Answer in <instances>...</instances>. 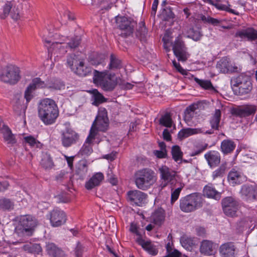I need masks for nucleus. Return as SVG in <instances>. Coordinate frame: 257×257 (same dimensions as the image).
I'll use <instances>...</instances> for the list:
<instances>
[{"label":"nucleus","instance_id":"nucleus-1","mask_svg":"<svg viewBox=\"0 0 257 257\" xmlns=\"http://www.w3.org/2000/svg\"><path fill=\"white\" fill-rule=\"evenodd\" d=\"M38 116L45 125L55 123L59 115V110L55 102L50 98H45L39 103Z\"/></svg>","mask_w":257,"mask_h":257},{"label":"nucleus","instance_id":"nucleus-2","mask_svg":"<svg viewBox=\"0 0 257 257\" xmlns=\"http://www.w3.org/2000/svg\"><path fill=\"white\" fill-rule=\"evenodd\" d=\"M119 78L115 77L114 74L109 73L107 70L99 72L95 70L93 81L98 87L103 91L110 92L113 91L119 83Z\"/></svg>","mask_w":257,"mask_h":257},{"label":"nucleus","instance_id":"nucleus-3","mask_svg":"<svg viewBox=\"0 0 257 257\" xmlns=\"http://www.w3.org/2000/svg\"><path fill=\"white\" fill-rule=\"evenodd\" d=\"M38 220L31 215H21L19 218V224L15 231L20 236L32 235L35 228L37 226Z\"/></svg>","mask_w":257,"mask_h":257},{"label":"nucleus","instance_id":"nucleus-4","mask_svg":"<svg viewBox=\"0 0 257 257\" xmlns=\"http://www.w3.org/2000/svg\"><path fill=\"white\" fill-rule=\"evenodd\" d=\"M231 84L233 91L240 95L248 94L252 88L251 77L244 73L232 77Z\"/></svg>","mask_w":257,"mask_h":257},{"label":"nucleus","instance_id":"nucleus-5","mask_svg":"<svg viewBox=\"0 0 257 257\" xmlns=\"http://www.w3.org/2000/svg\"><path fill=\"white\" fill-rule=\"evenodd\" d=\"M109 125V119L107 110L105 108L101 107L98 110V114L94 121L89 134H95L97 139H101L99 132H105Z\"/></svg>","mask_w":257,"mask_h":257},{"label":"nucleus","instance_id":"nucleus-6","mask_svg":"<svg viewBox=\"0 0 257 257\" xmlns=\"http://www.w3.org/2000/svg\"><path fill=\"white\" fill-rule=\"evenodd\" d=\"M156 181L155 173L149 169L138 171L135 174V184L142 190H147L152 186Z\"/></svg>","mask_w":257,"mask_h":257},{"label":"nucleus","instance_id":"nucleus-7","mask_svg":"<svg viewBox=\"0 0 257 257\" xmlns=\"http://www.w3.org/2000/svg\"><path fill=\"white\" fill-rule=\"evenodd\" d=\"M202 203L201 196L197 193H193L180 200V208L184 212H191L201 207Z\"/></svg>","mask_w":257,"mask_h":257},{"label":"nucleus","instance_id":"nucleus-8","mask_svg":"<svg viewBox=\"0 0 257 257\" xmlns=\"http://www.w3.org/2000/svg\"><path fill=\"white\" fill-rule=\"evenodd\" d=\"M20 79V69L15 65H8L3 68L1 71L0 80L4 83L15 84Z\"/></svg>","mask_w":257,"mask_h":257},{"label":"nucleus","instance_id":"nucleus-9","mask_svg":"<svg viewBox=\"0 0 257 257\" xmlns=\"http://www.w3.org/2000/svg\"><path fill=\"white\" fill-rule=\"evenodd\" d=\"M160 173V178L162 182L159 185L161 190L163 189L168 184L171 186L174 185L176 182V172L169 168L166 166H163L159 169Z\"/></svg>","mask_w":257,"mask_h":257},{"label":"nucleus","instance_id":"nucleus-10","mask_svg":"<svg viewBox=\"0 0 257 257\" xmlns=\"http://www.w3.org/2000/svg\"><path fill=\"white\" fill-rule=\"evenodd\" d=\"M116 22L118 28L121 31L120 35L127 37L133 34L137 23L131 18L125 17H117Z\"/></svg>","mask_w":257,"mask_h":257},{"label":"nucleus","instance_id":"nucleus-11","mask_svg":"<svg viewBox=\"0 0 257 257\" xmlns=\"http://www.w3.org/2000/svg\"><path fill=\"white\" fill-rule=\"evenodd\" d=\"M222 206L224 213L228 217H235L239 209V202L232 197H227L222 200Z\"/></svg>","mask_w":257,"mask_h":257},{"label":"nucleus","instance_id":"nucleus-12","mask_svg":"<svg viewBox=\"0 0 257 257\" xmlns=\"http://www.w3.org/2000/svg\"><path fill=\"white\" fill-rule=\"evenodd\" d=\"M173 50L179 61H186L189 56L184 42L179 37L176 39L173 45Z\"/></svg>","mask_w":257,"mask_h":257},{"label":"nucleus","instance_id":"nucleus-13","mask_svg":"<svg viewBox=\"0 0 257 257\" xmlns=\"http://www.w3.org/2000/svg\"><path fill=\"white\" fill-rule=\"evenodd\" d=\"M256 106L253 104H245L232 108L231 113L232 115L241 118L246 117L255 114Z\"/></svg>","mask_w":257,"mask_h":257},{"label":"nucleus","instance_id":"nucleus-14","mask_svg":"<svg viewBox=\"0 0 257 257\" xmlns=\"http://www.w3.org/2000/svg\"><path fill=\"white\" fill-rule=\"evenodd\" d=\"M95 136V134H89L87 138H86L84 144L80 150L78 154L81 156H88L92 153L93 152L92 146L94 144L96 143L98 144L102 140V139H97Z\"/></svg>","mask_w":257,"mask_h":257},{"label":"nucleus","instance_id":"nucleus-15","mask_svg":"<svg viewBox=\"0 0 257 257\" xmlns=\"http://www.w3.org/2000/svg\"><path fill=\"white\" fill-rule=\"evenodd\" d=\"M47 87V84L42 81L40 78H35L32 80V82L27 87L25 92V98L27 102H29L33 98V92L38 88H43Z\"/></svg>","mask_w":257,"mask_h":257},{"label":"nucleus","instance_id":"nucleus-16","mask_svg":"<svg viewBox=\"0 0 257 257\" xmlns=\"http://www.w3.org/2000/svg\"><path fill=\"white\" fill-rule=\"evenodd\" d=\"M240 194L242 198L247 201L257 200V187L245 184L241 186Z\"/></svg>","mask_w":257,"mask_h":257},{"label":"nucleus","instance_id":"nucleus-17","mask_svg":"<svg viewBox=\"0 0 257 257\" xmlns=\"http://www.w3.org/2000/svg\"><path fill=\"white\" fill-rule=\"evenodd\" d=\"M49 219L52 226L58 227L65 223L66 216L63 211L56 209L50 212Z\"/></svg>","mask_w":257,"mask_h":257},{"label":"nucleus","instance_id":"nucleus-18","mask_svg":"<svg viewBox=\"0 0 257 257\" xmlns=\"http://www.w3.org/2000/svg\"><path fill=\"white\" fill-rule=\"evenodd\" d=\"M79 138V135L77 133L73 130L68 129L62 134V144L65 148L69 147L76 143Z\"/></svg>","mask_w":257,"mask_h":257},{"label":"nucleus","instance_id":"nucleus-19","mask_svg":"<svg viewBox=\"0 0 257 257\" xmlns=\"http://www.w3.org/2000/svg\"><path fill=\"white\" fill-rule=\"evenodd\" d=\"M127 194L131 203L140 206L145 203L148 196L147 194L139 190L130 191Z\"/></svg>","mask_w":257,"mask_h":257},{"label":"nucleus","instance_id":"nucleus-20","mask_svg":"<svg viewBox=\"0 0 257 257\" xmlns=\"http://www.w3.org/2000/svg\"><path fill=\"white\" fill-rule=\"evenodd\" d=\"M218 244L209 240H203L201 241L200 246V251L201 253L211 255L216 252Z\"/></svg>","mask_w":257,"mask_h":257},{"label":"nucleus","instance_id":"nucleus-21","mask_svg":"<svg viewBox=\"0 0 257 257\" xmlns=\"http://www.w3.org/2000/svg\"><path fill=\"white\" fill-rule=\"evenodd\" d=\"M0 133L3 134L4 142L9 146L17 143V140L10 128L4 124H0Z\"/></svg>","mask_w":257,"mask_h":257},{"label":"nucleus","instance_id":"nucleus-22","mask_svg":"<svg viewBox=\"0 0 257 257\" xmlns=\"http://www.w3.org/2000/svg\"><path fill=\"white\" fill-rule=\"evenodd\" d=\"M222 257H235L236 247L231 242H227L221 244L219 249Z\"/></svg>","mask_w":257,"mask_h":257},{"label":"nucleus","instance_id":"nucleus-23","mask_svg":"<svg viewBox=\"0 0 257 257\" xmlns=\"http://www.w3.org/2000/svg\"><path fill=\"white\" fill-rule=\"evenodd\" d=\"M236 37H239L247 41H253L257 39V30L252 28H248L246 29L238 31L235 33Z\"/></svg>","mask_w":257,"mask_h":257},{"label":"nucleus","instance_id":"nucleus-24","mask_svg":"<svg viewBox=\"0 0 257 257\" xmlns=\"http://www.w3.org/2000/svg\"><path fill=\"white\" fill-rule=\"evenodd\" d=\"M136 241L138 244L141 245L142 248L149 254L152 255H156L158 253V249L156 248V246L152 243L151 240H145L142 237H137Z\"/></svg>","mask_w":257,"mask_h":257},{"label":"nucleus","instance_id":"nucleus-25","mask_svg":"<svg viewBox=\"0 0 257 257\" xmlns=\"http://www.w3.org/2000/svg\"><path fill=\"white\" fill-rule=\"evenodd\" d=\"M256 225V220L253 217L246 216L242 218L237 223V228L240 230H244L247 228L253 230Z\"/></svg>","mask_w":257,"mask_h":257},{"label":"nucleus","instance_id":"nucleus-26","mask_svg":"<svg viewBox=\"0 0 257 257\" xmlns=\"http://www.w3.org/2000/svg\"><path fill=\"white\" fill-rule=\"evenodd\" d=\"M204 158L208 165L211 168H214L219 165L220 162L219 153L215 151H210L204 155Z\"/></svg>","mask_w":257,"mask_h":257},{"label":"nucleus","instance_id":"nucleus-27","mask_svg":"<svg viewBox=\"0 0 257 257\" xmlns=\"http://www.w3.org/2000/svg\"><path fill=\"white\" fill-rule=\"evenodd\" d=\"M228 180L230 184L234 185L241 184L244 181L245 177L241 173L233 169L228 173Z\"/></svg>","mask_w":257,"mask_h":257},{"label":"nucleus","instance_id":"nucleus-28","mask_svg":"<svg viewBox=\"0 0 257 257\" xmlns=\"http://www.w3.org/2000/svg\"><path fill=\"white\" fill-rule=\"evenodd\" d=\"M104 179L103 174L98 172L94 174L88 181L86 182L85 186L87 190H91L96 186H99Z\"/></svg>","mask_w":257,"mask_h":257},{"label":"nucleus","instance_id":"nucleus-29","mask_svg":"<svg viewBox=\"0 0 257 257\" xmlns=\"http://www.w3.org/2000/svg\"><path fill=\"white\" fill-rule=\"evenodd\" d=\"M47 253L51 257H62L63 251L53 243H48L46 245Z\"/></svg>","mask_w":257,"mask_h":257},{"label":"nucleus","instance_id":"nucleus-30","mask_svg":"<svg viewBox=\"0 0 257 257\" xmlns=\"http://www.w3.org/2000/svg\"><path fill=\"white\" fill-rule=\"evenodd\" d=\"M40 161L41 166L45 170H50L53 168L54 164L50 154H42Z\"/></svg>","mask_w":257,"mask_h":257},{"label":"nucleus","instance_id":"nucleus-31","mask_svg":"<svg viewBox=\"0 0 257 257\" xmlns=\"http://www.w3.org/2000/svg\"><path fill=\"white\" fill-rule=\"evenodd\" d=\"M203 131L200 128H187L181 130L178 135V138L182 140L191 135L202 133Z\"/></svg>","mask_w":257,"mask_h":257},{"label":"nucleus","instance_id":"nucleus-32","mask_svg":"<svg viewBox=\"0 0 257 257\" xmlns=\"http://www.w3.org/2000/svg\"><path fill=\"white\" fill-rule=\"evenodd\" d=\"M203 193L205 196L208 198H212L216 200L220 198V193L217 191L211 185L208 184L205 186L203 189Z\"/></svg>","mask_w":257,"mask_h":257},{"label":"nucleus","instance_id":"nucleus-33","mask_svg":"<svg viewBox=\"0 0 257 257\" xmlns=\"http://www.w3.org/2000/svg\"><path fill=\"white\" fill-rule=\"evenodd\" d=\"M235 144L231 140H224L221 144V150L224 154H227L231 153L235 148Z\"/></svg>","mask_w":257,"mask_h":257},{"label":"nucleus","instance_id":"nucleus-34","mask_svg":"<svg viewBox=\"0 0 257 257\" xmlns=\"http://www.w3.org/2000/svg\"><path fill=\"white\" fill-rule=\"evenodd\" d=\"M63 41L66 42L67 46L70 50L77 48L81 43V38L79 36H74L69 39L68 37H63Z\"/></svg>","mask_w":257,"mask_h":257},{"label":"nucleus","instance_id":"nucleus-35","mask_svg":"<svg viewBox=\"0 0 257 257\" xmlns=\"http://www.w3.org/2000/svg\"><path fill=\"white\" fill-rule=\"evenodd\" d=\"M152 219L154 223L157 225H161L165 219V211L162 208L156 210L152 215Z\"/></svg>","mask_w":257,"mask_h":257},{"label":"nucleus","instance_id":"nucleus-36","mask_svg":"<svg viewBox=\"0 0 257 257\" xmlns=\"http://www.w3.org/2000/svg\"><path fill=\"white\" fill-rule=\"evenodd\" d=\"M67 64L71 68L72 71L74 70L73 68L77 67L80 64H82V60L75 54H71L67 57Z\"/></svg>","mask_w":257,"mask_h":257},{"label":"nucleus","instance_id":"nucleus-37","mask_svg":"<svg viewBox=\"0 0 257 257\" xmlns=\"http://www.w3.org/2000/svg\"><path fill=\"white\" fill-rule=\"evenodd\" d=\"M180 243L185 249L191 250L195 244V238L187 236H183L180 238Z\"/></svg>","mask_w":257,"mask_h":257},{"label":"nucleus","instance_id":"nucleus-38","mask_svg":"<svg viewBox=\"0 0 257 257\" xmlns=\"http://www.w3.org/2000/svg\"><path fill=\"white\" fill-rule=\"evenodd\" d=\"M221 118V111L219 109H216L214 113L210 120L211 128L218 130Z\"/></svg>","mask_w":257,"mask_h":257},{"label":"nucleus","instance_id":"nucleus-39","mask_svg":"<svg viewBox=\"0 0 257 257\" xmlns=\"http://www.w3.org/2000/svg\"><path fill=\"white\" fill-rule=\"evenodd\" d=\"M89 92L92 94V98L94 100L92 104L98 105L99 104L106 101V98L96 89L90 90Z\"/></svg>","mask_w":257,"mask_h":257},{"label":"nucleus","instance_id":"nucleus-40","mask_svg":"<svg viewBox=\"0 0 257 257\" xmlns=\"http://www.w3.org/2000/svg\"><path fill=\"white\" fill-rule=\"evenodd\" d=\"M24 250L28 252L39 254L42 251V247L39 244L29 243L23 247Z\"/></svg>","mask_w":257,"mask_h":257},{"label":"nucleus","instance_id":"nucleus-41","mask_svg":"<svg viewBox=\"0 0 257 257\" xmlns=\"http://www.w3.org/2000/svg\"><path fill=\"white\" fill-rule=\"evenodd\" d=\"M229 63L226 58H222L216 64V67L218 71L222 73H228Z\"/></svg>","mask_w":257,"mask_h":257},{"label":"nucleus","instance_id":"nucleus-42","mask_svg":"<svg viewBox=\"0 0 257 257\" xmlns=\"http://www.w3.org/2000/svg\"><path fill=\"white\" fill-rule=\"evenodd\" d=\"M121 67V61L119 60L114 54H111L110 56V62L108 66V69L110 70H115Z\"/></svg>","mask_w":257,"mask_h":257},{"label":"nucleus","instance_id":"nucleus-43","mask_svg":"<svg viewBox=\"0 0 257 257\" xmlns=\"http://www.w3.org/2000/svg\"><path fill=\"white\" fill-rule=\"evenodd\" d=\"M51 46L53 48L57 49L59 51V53L61 54H65L69 49L68 46H67L66 42L63 41V37L62 40L59 42L53 43Z\"/></svg>","mask_w":257,"mask_h":257},{"label":"nucleus","instance_id":"nucleus-44","mask_svg":"<svg viewBox=\"0 0 257 257\" xmlns=\"http://www.w3.org/2000/svg\"><path fill=\"white\" fill-rule=\"evenodd\" d=\"M136 35L141 41L145 40L148 35V31L144 22L139 23Z\"/></svg>","mask_w":257,"mask_h":257},{"label":"nucleus","instance_id":"nucleus-45","mask_svg":"<svg viewBox=\"0 0 257 257\" xmlns=\"http://www.w3.org/2000/svg\"><path fill=\"white\" fill-rule=\"evenodd\" d=\"M73 69H74L73 71L74 73L81 76L87 75L91 71L90 68L84 66L82 61V64H80L77 67Z\"/></svg>","mask_w":257,"mask_h":257},{"label":"nucleus","instance_id":"nucleus-46","mask_svg":"<svg viewBox=\"0 0 257 257\" xmlns=\"http://www.w3.org/2000/svg\"><path fill=\"white\" fill-rule=\"evenodd\" d=\"M172 122L171 116L169 113L163 115L159 119L160 124L167 127H171Z\"/></svg>","mask_w":257,"mask_h":257},{"label":"nucleus","instance_id":"nucleus-47","mask_svg":"<svg viewBox=\"0 0 257 257\" xmlns=\"http://www.w3.org/2000/svg\"><path fill=\"white\" fill-rule=\"evenodd\" d=\"M174 186H172V192H171V202L172 204H173L179 198L180 193L183 188L184 185L181 183H180V186L177 188L173 190Z\"/></svg>","mask_w":257,"mask_h":257},{"label":"nucleus","instance_id":"nucleus-48","mask_svg":"<svg viewBox=\"0 0 257 257\" xmlns=\"http://www.w3.org/2000/svg\"><path fill=\"white\" fill-rule=\"evenodd\" d=\"M195 105H191L187 107L184 112V119L186 121H189L194 116V112L196 109Z\"/></svg>","mask_w":257,"mask_h":257},{"label":"nucleus","instance_id":"nucleus-49","mask_svg":"<svg viewBox=\"0 0 257 257\" xmlns=\"http://www.w3.org/2000/svg\"><path fill=\"white\" fill-rule=\"evenodd\" d=\"M172 155L175 161L181 160L182 158V152L178 146H174L172 149Z\"/></svg>","mask_w":257,"mask_h":257},{"label":"nucleus","instance_id":"nucleus-50","mask_svg":"<svg viewBox=\"0 0 257 257\" xmlns=\"http://www.w3.org/2000/svg\"><path fill=\"white\" fill-rule=\"evenodd\" d=\"M187 34L188 37L196 41L199 40L201 37L200 32L193 28H190L187 32Z\"/></svg>","mask_w":257,"mask_h":257},{"label":"nucleus","instance_id":"nucleus-51","mask_svg":"<svg viewBox=\"0 0 257 257\" xmlns=\"http://www.w3.org/2000/svg\"><path fill=\"white\" fill-rule=\"evenodd\" d=\"M194 80L200 86L205 89H210L213 88L211 81L209 80H201L196 77L194 78Z\"/></svg>","mask_w":257,"mask_h":257},{"label":"nucleus","instance_id":"nucleus-52","mask_svg":"<svg viewBox=\"0 0 257 257\" xmlns=\"http://www.w3.org/2000/svg\"><path fill=\"white\" fill-rule=\"evenodd\" d=\"M14 204L9 199H3L0 200V207L5 210H10L13 208Z\"/></svg>","mask_w":257,"mask_h":257},{"label":"nucleus","instance_id":"nucleus-53","mask_svg":"<svg viewBox=\"0 0 257 257\" xmlns=\"http://www.w3.org/2000/svg\"><path fill=\"white\" fill-rule=\"evenodd\" d=\"M167 251L168 255L164 257H180L181 253L176 249H172L169 243H168L166 246Z\"/></svg>","mask_w":257,"mask_h":257},{"label":"nucleus","instance_id":"nucleus-54","mask_svg":"<svg viewBox=\"0 0 257 257\" xmlns=\"http://www.w3.org/2000/svg\"><path fill=\"white\" fill-rule=\"evenodd\" d=\"M225 172V167L223 165H221L218 169L213 172L212 178L214 180L217 178L223 177Z\"/></svg>","mask_w":257,"mask_h":257},{"label":"nucleus","instance_id":"nucleus-55","mask_svg":"<svg viewBox=\"0 0 257 257\" xmlns=\"http://www.w3.org/2000/svg\"><path fill=\"white\" fill-rule=\"evenodd\" d=\"M12 8V4L11 3L9 2L5 4L3 7V13L0 15V17L2 19H6L10 13V11Z\"/></svg>","mask_w":257,"mask_h":257},{"label":"nucleus","instance_id":"nucleus-56","mask_svg":"<svg viewBox=\"0 0 257 257\" xmlns=\"http://www.w3.org/2000/svg\"><path fill=\"white\" fill-rule=\"evenodd\" d=\"M214 6L218 10L221 11H225L227 12H230L232 14H235L233 10L230 9L228 8L227 6L220 3L219 0H216L215 1Z\"/></svg>","mask_w":257,"mask_h":257},{"label":"nucleus","instance_id":"nucleus-57","mask_svg":"<svg viewBox=\"0 0 257 257\" xmlns=\"http://www.w3.org/2000/svg\"><path fill=\"white\" fill-rule=\"evenodd\" d=\"M162 15L166 17L167 19H173L175 18V14L172 12L170 7L164 8L162 11Z\"/></svg>","mask_w":257,"mask_h":257},{"label":"nucleus","instance_id":"nucleus-58","mask_svg":"<svg viewBox=\"0 0 257 257\" xmlns=\"http://www.w3.org/2000/svg\"><path fill=\"white\" fill-rule=\"evenodd\" d=\"M208 147V144L204 143L199 145L197 149L194 150L191 154V156H194L196 155H198L199 154L202 153L204 151L207 149Z\"/></svg>","mask_w":257,"mask_h":257},{"label":"nucleus","instance_id":"nucleus-59","mask_svg":"<svg viewBox=\"0 0 257 257\" xmlns=\"http://www.w3.org/2000/svg\"><path fill=\"white\" fill-rule=\"evenodd\" d=\"M25 141L31 147H38L40 143L34 137L28 136L24 138Z\"/></svg>","mask_w":257,"mask_h":257},{"label":"nucleus","instance_id":"nucleus-60","mask_svg":"<svg viewBox=\"0 0 257 257\" xmlns=\"http://www.w3.org/2000/svg\"><path fill=\"white\" fill-rule=\"evenodd\" d=\"M64 86V85L60 82L55 80L52 83L47 84V88L53 89H61Z\"/></svg>","mask_w":257,"mask_h":257},{"label":"nucleus","instance_id":"nucleus-61","mask_svg":"<svg viewBox=\"0 0 257 257\" xmlns=\"http://www.w3.org/2000/svg\"><path fill=\"white\" fill-rule=\"evenodd\" d=\"M138 228L139 227L137 223L135 222H132L131 223L130 231L131 232L136 234L138 236L137 237H142L141 233L138 230Z\"/></svg>","mask_w":257,"mask_h":257},{"label":"nucleus","instance_id":"nucleus-62","mask_svg":"<svg viewBox=\"0 0 257 257\" xmlns=\"http://www.w3.org/2000/svg\"><path fill=\"white\" fill-rule=\"evenodd\" d=\"M172 63L175 68L182 74L187 76L189 73L188 71L183 69L180 64L178 63L175 60H173Z\"/></svg>","mask_w":257,"mask_h":257},{"label":"nucleus","instance_id":"nucleus-63","mask_svg":"<svg viewBox=\"0 0 257 257\" xmlns=\"http://www.w3.org/2000/svg\"><path fill=\"white\" fill-rule=\"evenodd\" d=\"M242 71V67L240 65L229 64L228 73H238Z\"/></svg>","mask_w":257,"mask_h":257},{"label":"nucleus","instance_id":"nucleus-64","mask_svg":"<svg viewBox=\"0 0 257 257\" xmlns=\"http://www.w3.org/2000/svg\"><path fill=\"white\" fill-rule=\"evenodd\" d=\"M84 250V247L80 243L78 242L75 248V255L76 257H82V253Z\"/></svg>","mask_w":257,"mask_h":257}]
</instances>
